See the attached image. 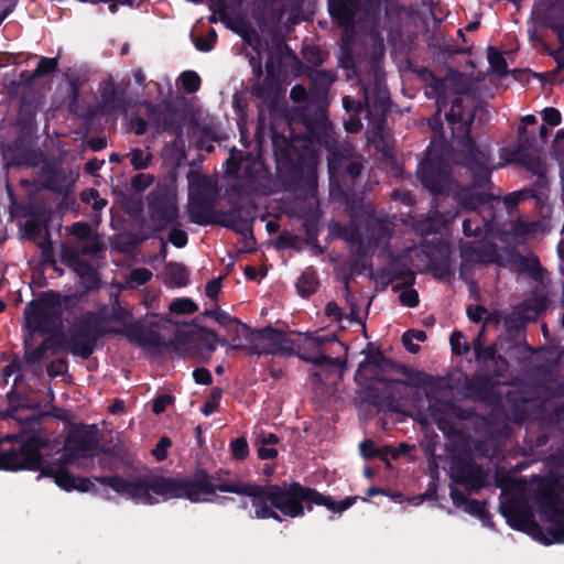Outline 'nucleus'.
<instances>
[{"mask_svg":"<svg viewBox=\"0 0 564 564\" xmlns=\"http://www.w3.org/2000/svg\"><path fill=\"white\" fill-rule=\"evenodd\" d=\"M391 281L393 280H402L403 282L400 284H395L392 286L393 292H398L401 289H408L414 285L415 283V274L412 270H410L405 265H393L391 268Z\"/></svg>","mask_w":564,"mask_h":564,"instance_id":"nucleus-40","label":"nucleus"},{"mask_svg":"<svg viewBox=\"0 0 564 564\" xmlns=\"http://www.w3.org/2000/svg\"><path fill=\"white\" fill-rule=\"evenodd\" d=\"M447 80V88L452 87L454 93L460 95L468 91V83L464 79V76L459 72H455L445 77Z\"/></svg>","mask_w":564,"mask_h":564,"instance_id":"nucleus-60","label":"nucleus"},{"mask_svg":"<svg viewBox=\"0 0 564 564\" xmlns=\"http://www.w3.org/2000/svg\"><path fill=\"white\" fill-rule=\"evenodd\" d=\"M183 89L188 94H194L199 90L202 79L194 70H185L180 76Z\"/></svg>","mask_w":564,"mask_h":564,"instance_id":"nucleus-50","label":"nucleus"},{"mask_svg":"<svg viewBox=\"0 0 564 564\" xmlns=\"http://www.w3.org/2000/svg\"><path fill=\"white\" fill-rule=\"evenodd\" d=\"M48 335L50 336L43 340L47 341V344L44 346L46 347V352L48 350H52L53 354H56L59 350L67 351L66 339H62L64 335V332H62V329Z\"/></svg>","mask_w":564,"mask_h":564,"instance_id":"nucleus-56","label":"nucleus"},{"mask_svg":"<svg viewBox=\"0 0 564 564\" xmlns=\"http://www.w3.org/2000/svg\"><path fill=\"white\" fill-rule=\"evenodd\" d=\"M73 271L88 284V289H98L100 279L98 271L93 267L90 262L82 259Z\"/></svg>","mask_w":564,"mask_h":564,"instance_id":"nucleus-37","label":"nucleus"},{"mask_svg":"<svg viewBox=\"0 0 564 564\" xmlns=\"http://www.w3.org/2000/svg\"><path fill=\"white\" fill-rule=\"evenodd\" d=\"M100 98L101 111L107 116L126 113L130 105L126 88L117 86L112 79L101 84Z\"/></svg>","mask_w":564,"mask_h":564,"instance_id":"nucleus-22","label":"nucleus"},{"mask_svg":"<svg viewBox=\"0 0 564 564\" xmlns=\"http://www.w3.org/2000/svg\"><path fill=\"white\" fill-rule=\"evenodd\" d=\"M306 75L311 80V99L317 101L326 99L332 84L337 78L336 72L333 69H310Z\"/></svg>","mask_w":564,"mask_h":564,"instance_id":"nucleus-27","label":"nucleus"},{"mask_svg":"<svg viewBox=\"0 0 564 564\" xmlns=\"http://www.w3.org/2000/svg\"><path fill=\"white\" fill-rule=\"evenodd\" d=\"M216 322L225 327L228 332H232L237 338L243 337L248 340L251 328L246 324L241 323L238 318L229 315L227 312L220 310L218 316L216 317Z\"/></svg>","mask_w":564,"mask_h":564,"instance_id":"nucleus-33","label":"nucleus"},{"mask_svg":"<svg viewBox=\"0 0 564 564\" xmlns=\"http://www.w3.org/2000/svg\"><path fill=\"white\" fill-rule=\"evenodd\" d=\"M460 250V274H463L466 264L480 263L490 264L499 262L497 246L492 242L465 241L459 245Z\"/></svg>","mask_w":564,"mask_h":564,"instance_id":"nucleus-19","label":"nucleus"},{"mask_svg":"<svg viewBox=\"0 0 564 564\" xmlns=\"http://www.w3.org/2000/svg\"><path fill=\"white\" fill-rule=\"evenodd\" d=\"M343 107L349 115L360 116L366 115V102L356 100L350 96L343 97Z\"/></svg>","mask_w":564,"mask_h":564,"instance_id":"nucleus-63","label":"nucleus"},{"mask_svg":"<svg viewBox=\"0 0 564 564\" xmlns=\"http://www.w3.org/2000/svg\"><path fill=\"white\" fill-rule=\"evenodd\" d=\"M508 262L517 271L529 273L534 279H538L542 271L540 260L535 254L523 256L518 251H511Z\"/></svg>","mask_w":564,"mask_h":564,"instance_id":"nucleus-29","label":"nucleus"},{"mask_svg":"<svg viewBox=\"0 0 564 564\" xmlns=\"http://www.w3.org/2000/svg\"><path fill=\"white\" fill-rule=\"evenodd\" d=\"M511 161L521 164L527 171L531 172L532 175H535L538 183L541 184L546 181V166L538 155L533 153L520 155L511 158Z\"/></svg>","mask_w":564,"mask_h":564,"instance_id":"nucleus-32","label":"nucleus"},{"mask_svg":"<svg viewBox=\"0 0 564 564\" xmlns=\"http://www.w3.org/2000/svg\"><path fill=\"white\" fill-rule=\"evenodd\" d=\"M216 42V31L214 29H210L207 35L196 37L194 44L195 47L200 52H210L214 48Z\"/></svg>","mask_w":564,"mask_h":564,"instance_id":"nucleus-61","label":"nucleus"},{"mask_svg":"<svg viewBox=\"0 0 564 564\" xmlns=\"http://www.w3.org/2000/svg\"><path fill=\"white\" fill-rule=\"evenodd\" d=\"M454 480L463 485L469 494L477 492L486 486V473L475 460L463 459L457 464Z\"/></svg>","mask_w":564,"mask_h":564,"instance_id":"nucleus-24","label":"nucleus"},{"mask_svg":"<svg viewBox=\"0 0 564 564\" xmlns=\"http://www.w3.org/2000/svg\"><path fill=\"white\" fill-rule=\"evenodd\" d=\"M303 58L306 63L307 72L317 69L326 59L328 54L318 46H305L302 51Z\"/></svg>","mask_w":564,"mask_h":564,"instance_id":"nucleus-43","label":"nucleus"},{"mask_svg":"<svg viewBox=\"0 0 564 564\" xmlns=\"http://www.w3.org/2000/svg\"><path fill=\"white\" fill-rule=\"evenodd\" d=\"M361 90L366 102V117L376 116L384 118L390 110L391 99L387 88L384 75L373 72L369 83H362Z\"/></svg>","mask_w":564,"mask_h":564,"instance_id":"nucleus-15","label":"nucleus"},{"mask_svg":"<svg viewBox=\"0 0 564 564\" xmlns=\"http://www.w3.org/2000/svg\"><path fill=\"white\" fill-rule=\"evenodd\" d=\"M399 294V301L402 305L414 308L420 304L419 293L412 286L408 289H401Z\"/></svg>","mask_w":564,"mask_h":564,"instance_id":"nucleus-64","label":"nucleus"},{"mask_svg":"<svg viewBox=\"0 0 564 564\" xmlns=\"http://www.w3.org/2000/svg\"><path fill=\"white\" fill-rule=\"evenodd\" d=\"M230 448L232 457L237 460H243L249 454V445L245 436L232 440Z\"/></svg>","mask_w":564,"mask_h":564,"instance_id":"nucleus-59","label":"nucleus"},{"mask_svg":"<svg viewBox=\"0 0 564 564\" xmlns=\"http://www.w3.org/2000/svg\"><path fill=\"white\" fill-rule=\"evenodd\" d=\"M148 116L152 119L156 132L162 131L171 132L176 135H181L183 132L182 120L177 117L175 109L172 105H166L163 109L161 105H154L152 102L145 104Z\"/></svg>","mask_w":564,"mask_h":564,"instance_id":"nucleus-23","label":"nucleus"},{"mask_svg":"<svg viewBox=\"0 0 564 564\" xmlns=\"http://www.w3.org/2000/svg\"><path fill=\"white\" fill-rule=\"evenodd\" d=\"M535 142L536 138L534 134L518 138V142L510 153L511 158L531 154L534 150Z\"/></svg>","mask_w":564,"mask_h":564,"instance_id":"nucleus-52","label":"nucleus"},{"mask_svg":"<svg viewBox=\"0 0 564 564\" xmlns=\"http://www.w3.org/2000/svg\"><path fill=\"white\" fill-rule=\"evenodd\" d=\"M431 377L424 372L414 370V373L408 380L393 379L389 377L381 383L384 384L382 394H375L376 389H369L368 397L370 402L375 405H391L392 403L401 402L409 395L410 388H417L429 383Z\"/></svg>","mask_w":564,"mask_h":564,"instance_id":"nucleus-11","label":"nucleus"},{"mask_svg":"<svg viewBox=\"0 0 564 564\" xmlns=\"http://www.w3.org/2000/svg\"><path fill=\"white\" fill-rule=\"evenodd\" d=\"M328 12L332 20L341 31V41L349 45L356 35L357 14L362 9L360 0H328Z\"/></svg>","mask_w":564,"mask_h":564,"instance_id":"nucleus-14","label":"nucleus"},{"mask_svg":"<svg viewBox=\"0 0 564 564\" xmlns=\"http://www.w3.org/2000/svg\"><path fill=\"white\" fill-rule=\"evenodd\" d=\"M302 126L303 132L295 133L292 124L288 123L289 137L274 127L270 129L276 173L290 189L299 188L305 174L308 183L316 182L317 155L313 147L326 145L332 128L324 112L313 118L304 116Z\"/></svg>","mask_w":564,"mask_h":564,"instance_id":"nucleus-2","label":"nucleus"},{"mask_svg":"<svg viewBox=\"0 0 564 564\" xmlns=\"http://www.w3.org/2000/svg\"><path fill=\"white\" fill-rule=\"evenodd\" d=\"M446 121L452 131V138L456 143L458 153L463 156V165L475 178V185L484 187L490 183V154L480 150L471 138V124L474 115H465L464 111H448Z\"/></svg>","mask_w":564,"mask_h":564,"instance_id":"nucleus-4","label":"nucleus"},{"mask_svg":"<svg viewBox=\"0 0 564 564\" xmlns=\"http://www.w3.org/2000/svg\"><path fill=\"white\" fill-rule=\"evenodd\" d=\"M217 225L243 236L249 234L253 238L254 215L251 208L246 207L241 200H232L229 209L217 210Z\"/></svg>","mask_w":564,"mask_h":564,"instance_id":"nucleus-17","label":"nucleus"},{"mask_svg":"<svg viewBox=\"0 0 564 564\" xmlns=\"http://www.w3.org/2000/svg\"><path fill=\"white\" fill-rule=\"evenodd\" d=\"M337 340V335L334 333L325 335H321L318 332L306 333L304 344L297 345L296 356L316 367H337L341 364L340 359L329 357L322 350L324 345Z\"/></svg>","mask_w":564,"mask_h":564,"instance_id":"nucleus-13","label":"nucleus"},{"mask_svg":"<svg viewBox=\"0 0 564 564\" xmlns=\"http://www.w3.org/2000/svg\"><path fill=\"white\" fill-rule=\"evenodd\" d=\"M500 512L506 518L507 523L514 530L521 531L530 522V513L527 507L518 500L502 503Z\"/></svg>","mask_w":564,"mask_h":564,"instance_id":"nucleus-28","label":"nucleus"},{"mask_svg":"<svg viewBox=\"0 0 564 564\" xmlns=\"http://www.w3.org/2000/svg\"><path fill=\"white\" fill-rule=\"evenodd\" d=\"M365 15L370 21V31H377L380 22V0H365Z\"/></svg>","mask_w":564,"mask_h":564,"instance_id":"nucleus-49","label":"nucleus"},{"mask_svg":"<svg viewBox=\"0 0 564 564\" xmlns=\"http://www.w3.org/2000/svg\"><path fill=\"white\" fill-rule=\"evenodd\" d=\"M564 475L554 476L541 482L535 501L550 521L545 528L543 542L546 545L564 543Z\"/></svg>","mask_w":564,"mask_h":564,"instance_id":"nucleus-7","label":"nucleus"},{"mask_svg":"<svg viewBox=\"0 0 564 564\" xmlns=\"http://www.w3.org/2000/svg\"><path fill=\"white\" fill-rule=\"evenodd\" d=\"M227 475L229 471L223 468L209 474L205 468L197 467L185 478L152 474L139 475L131 480L122 476L99 477L97 480L118 495L149 506L159 502L153 495L162 497L163 500L187 499L193 503L210 501L204 496H215L217 491L241 495L250 498L253 508V513L250 514L252 519H272L278 522H282L284 518H302L305 516V509L312 511L314 505L340 513L357 501V497L335 501L330 496L294 480L261 485L232 481L225 478Z\"/></svg>","mask_w":564,"mask_h":564,"instance_id":"nucleus-1","label":"nucleus"},{"mask_svg":"<svg viewBox=\"0 0 564 564\" xmlns=\"http://www.w3.org/2000/svg\"><path fill=\"white\" fill-rule=\"evenodd\" d=\"M152 158L153 156L150 152H145L141 149H133L130 152V164L135 171L145 170L151 164Z\"/></svg>","mask_w":564,"mask_h":564,"instance_id":"nucleus-51","label":"nucleus"},{"mask_svg":"<svg viewBox=\"0 0 564 564\" xmlns=\"http://www.w3.org/2000/svg\"><path fill=\"white\" fill-rule=\"evenodd\" d=\"M58 67L57 57H42L30 75V79L41 78L48 74L54 73Z\"/></svg>","mask_w":564,"mask_h":564,"instance_id":"nucleus-47","label":"nucleus"},{"mask_svg":"<svg viewBox=\"0 0 564 564\" xmlns=\"http://www.w3.org/2000/svg\"><path fill=\"white\" fill-rule=\"evenodd\" d=\"M167 281L177 286L182 288L188 283L189 272L187 268L180 262H170L165 265Z\"/></svg>","mask_w":564,"mask_h":564,"instance_id":"nucleus-39","label":"nucleus"},{"mask_svg":"<svg viewBox=\"0 0 564 564\" xmlns=\"http://www.w3.org/2000/svg\"><path fill=\"white\" fill-rule=\"evenodd\" d=\"M475 358L478 362L491 361L496 365H502L505 368L508 367L507 359L498 354L496 344L485 347H476Z\"/></svg>","mask_w":564,"mask_h":564,"instance_id":"nucleus-42","label":"nucleus"},{"mask_svg":"<svg viewBox=\"0 0 564 564\" xmlns=\"http://www.w3.org/2000/svg\"><path fill=\"white\" fill-rule=\"evenodd\" d=\"M214 194L209 186H203L194 197L192 208L188 210V219L199 226L217 225V210H214Z\"/></svg>","mask_w":564,"mask_h":564,"instance_id":"nucleus-21","label":"nucleus"},{"mask_svg":"<svg viewBox=\"0 0 564 564\" xmlns=\"http://www.w3.org/2000/svg\"><path fill=\"white\" fill-rule=\"evenodd\" d=\"M463 338V334L458 330L453 332L451 335L449 343L454 355L462 356L469 351V344L467 341L462 343Z\"/></svg>","mask_w":564,"mask_h":564,"instance_id":"nucleus-62","label":"nucleus"},{"mask_svg":"<svg viewBox=\"0 0 564 564\" xmlns=\"http://www.w3.org/2000/svg\"><path fill=\"white\" fill-rule=\"evenodd\" d=\"M149 217L154 231L161 232L170 225L178 224L176 196L167 191H154L148 195Z\"/></svg>","mask_w":564,"mask_h":564,"instance_id":"nucleus-12","label":"nucleus"},{"mask_svg":"<svg viewBox=\"0 0 564 564\" xmlns=\"http://www.w3.org/2000/svg\"><path fill=\"white\" fill-rule=\"evenodd\" d=\"M425 95L429 99H435L436 107L446 108L448 105L447 80L431 74V82L426 85Z\"/></svg>","mask_w":564,"mask_h":564,"instance_id":"nucleus-30","label":"nucleus"},{"mask_svg":"<svg viewBox=\"0 0 564 564\" xmlns=\"http://www.w3.org/2000/svg\"><path fill=\"white\" fill-rule=\"evenodd\" d=\"M65 445L66 449H76L80 453H90L97 451L101 454H113L112 449L106 448L99 443L98 429L95 424H70L65 437Z\"/></svg>","mask_w":564,"mask_h":564,"instance_id":"nucleus-16","label":"nucleus"},{"mask_svg":"<svg viewBox=\"0 0 564 564\" xmlns=\"http://www.w3.org/2000/svg\"><path fill=\"white\" fill-rule=\"evenodd\" d=\"M169 310L177 315L194 314L198 311V305L192 299L182 297L172 301L169 305Z\"/></svg>","mask_w":564,"mask_h":564,"instance_id":"nucleus-48","label":"nucleus"},{"mask_svg":"<svg viewBox=\"0 0 564 564\" xmlns=\"http://www.w3.org/2000/svg\"><path fill=\"white\" fill-rule=\"evenodd\" d=\"M107 334H123L131 341L156 349L173 344V341L167 344L159 332L147 328L138 322L127 325L123 329L105 328L99 314L93 311L84 313L68 333H64L62 339H66L67 352L88 359L94 354L98 340Z\"/></svg>","mask_w":564,"mask_h":564,"instance_id":"nucleus-3","label":"nucleus"},{"mask_svg":"<svg viewBox=\"0 0 564 564\" xmlns=\"http://www.w3.org/2000/svg\"><path fill=\"white\" fill-rule=\"evenodd\" d=\"M223 393L224 391L219 387H214L212 389L209 399L202 405L200 409L204 415L209 416L217 411Z\"/></svg>","mask_w":564,"mask_h":564,"instance_id":"nucleus-54","label":"nucleus"},{"mask_svg":"<svg viewBox=\"0 0 564 564\" xmlns=\"http://www.w3.org/2000/svg\"><path fill=\"white\" fill-rule=\"evenodd\" d=\"M45 447H40L36 451L39 457V468L34 471H40L36 479L40 480L43 477L52 478L56 486L65 491H73L75 487L76 476L72 474L67 468H63L61 465L48 464L44 458L42 451Z\"/></svg>","mask_w":564,"mask_h":564,"instance_id":"nucleus-25","label":"nucleus"},{"mask_svg":"<svg viewBox=\"0 0 564 564\" xmlns=\"http://www.w3.org/2000/svg\"><path fill=\"white\" fill-rule=\"evenodd\" d=\"M487 59L494 73L502 76L508 73V64L502 53L495 46H488Z\"/></svg>","mask_w":564,"mask_h":564,"instance_id":"nucleus-46","label":"nucleus"},{"mask_svg":"<svg viewBox=\"0 0 564 564\" xmlns=\"http://www.w3.org/2000/svg\"><path fill=\"white\" fill-rule=\"evenodd\" d=\"M13 158L18 165L35 167L42 162L43 153L37 149L22 147V142L17 140L14 142Z\"/></svg>","mask_w":564,"mask_h":564,"instance_id":"nucleus-31","label":"nucleus"},{"mask_svg":"<svg viewBox=\"0 0 564 564\" xmlns=\"http://www.w3.org/2000/svg\"><path fill=\"white\" fill-rule=\"evenodd\" d=\"M46 446L47 440L40 432L31 433L18 447L13 446L7 451L0 449V470H35L39 468L36 451Z\"/></svg>","mask_w":564,"mask_h":564,"instance_id":"nucleus-9","label":"nucleus"},{"mask_svg":"<svg viewBox=\"0 0 564 564\" xmlns=\"http://www.w3.org/2000/svg\"><path fill=\"white\" fill-rule=\"evenodd\" d=\"M251 93L263 102H273L278 96V83L275 78L264 77L262 83L252 86Z\"/></svg>","mask_w":564,"mask_h":564,"instance_id":"nucleus-34","label":"nucleus"},{"mask_svg":"<svg viewBox=\"0 0 564 564\" xmlns=\"http://www.w3.org/2000/svg\"><path fill=\"white\" fill-rule=\"evenodd\" d=\"M425 397L429 401L427 410L430 411L431 417L447 415L457 421H467L473 416V410L464 409L451 399L440 398L432 390L426 391Z\"/></svg>","mask_w":564,"mask_h":564,"instance_id":"nucleus-26","label":"nucleus"},{"mask_svg":"<svg viewBox=\"0 0 564 564\" xmlns=\"http://www.w3.org/2000/svg\"><path fill=\"white\" fill-rule=\"evenodd\" d=\"M9 400V408L6 411V416L19 421L24 427H34L40 424L41 415H31L24 419L19 416V410L21 405L13 404L14 399L18 397L15 389L12 388L7 394Z\"/></svg>","mask_w":564,"mask_h":564,"instance_id":"nucleus-35","label":"nucleus"},{"mask_svg":"<svg viewBox=\"0 0 564 564\" xmlns=\"http://www.w3.org/2000/svg\"><path fill=\"white\" fill-rule=\"evenodd\" d=\"M318 284L316 271L310 267L302 272L296 282V289L301 296L308 297L317 291Z\"/></svg>","mask_w":564,"mask_h":564,"instance_id":"nucleus-36","label":"nucleus"},{"mask_svg":"<svg viewBox=\"0 0 564 564\" xmlns=\"http://www.w3.org/2000/svg\"><path fill=\"white\" fill-rule=\"evenodd\" d=\"M32 338L28 335L24 337L23 340V347H24V361L28 365H34L40 362L45 354H46V347H44L47 341H42L36 348H31L30 341Z\"/></svg>","mask_w":564,"mask_h":564,"instance_id":"nucleus-44","label":"nucleus"},{"mask_svg":"<svg viewBox=\"0 0 564 564\" xmlns=\"http://www.w3.org/2000/svg\"><path fill=\"white\" fill-rule=\"evenodd\" d=\"M366 231L370 242L378 245L390 236V228L387 223L381 219L370 218L366 224Z\"/></svg>","mask_w":564,"mask_h":564,"instance_id":"nucleus-38","label":"nucleus"},{"mask_svg":"<svg viewBox=\"0 0 564 564\" xmlns=\"http://www.w3.org/2000/svg\"><path fill=\"white\" fill-rule=\"evenodd\" d=\"M300 237L296 235L291 234L288 230H283L280 232L275 240V248L278 250H285V249H299Z\"/></svg>","mask_w":564,"mask_h":564,"instance_id":"nucleus-55","label":"nucleus"},{"mask_svg":"<svg viewBox=\"0 0 564 564\" xmlns=\"http://www.w3.org/2000/svg\"><path fill=\"white\" fill-rule=\"evenodd\" d=\"M197 339L203 343L205 349L208 352H214L216 350L217 343L221 346L226 345L227 343L226 339L219 338L216 332L203 326L197 328Z\"/></svg>","mask_w":564,"mask_h":564,"instance_id":"nucleus-45","label":"nucleus"},{"mask_svg":"<svg viewBox=\"0 0 564 564\" xmlns=\"http://www.w3.org/2000/svg\"><path fill=\"white\" fill-rule=\"evenodd\" d=\"M249 346H234L246 348L250 355H279L290 357L296 355L297 345L285 332L267 326L260 329H252L248 338Z\"/></svg>","mask_w":564,"mask_h":564,"instance_id":"nucleus-8","label":"nucleus"},{"mask_svg":"<svg viewBox=\"0 0 564 564\" xmlns=\"http://www.w3.org/2000/svg\"><path fill=\"white\" fill-rule=\"evenodd\" d=\"M492 185V182L488 183V185L484 187H478L475 185V178L473 177V183L468 186H460L458 183L453 188V199L457 203V205L462 209L466 210H476L478 207L486 205L497 197L485 189H489Z\"/></svg>","mask_w":564,"mask_h":564,"instance_id":"nucleus-20","label":"nucleus"},{"mask_svg":"<svg viewBox=\"0 0 564 564\" xmlns=\"http://www.w3.org/2000/svg\"><path fill=\"white\" fill-rule=\"evenodd\" d=\"M37 247L41 249L43 263L55 265L56 260L54 257V247L48 232L46 234V237L37 243Z\"/></svg>","mask_w":564,"mask_h":564,"instance_id":"nucleus-57","label":"nucleus"},{"mask_svg":"<svg viewBox=\"0 0 564 564\" xmlns=\"http://www.w3.org/2000/svg\"><path fill=\"white\" fill-rule=\"evenodd\" d=\"M82 260L79 250L68 247L66 245H62L61 247V261L67 265L69 269L76 267V264Z\"/></svg>","mask_w":564,"mask_h":564,"instance_id":"nucleus-58","label":"nucleus"},{"mask_svg":"<svg viewBox=\"0 0 564 564\" xmlns=\"http://www.w3.org/2000/svg\"><path fill=\"white\" fill-rule=\"evenodd\" d=\"M497 386L498 382L488 375L465 377L463 382L466 399L489 405L495 404L499 399V394L496 391Z\"/></svg>","mask_w":564,"mask_h":564,"instance_id":"nucleus-18","label":"nucleus"},{"mask_svg":"<svg viewBox=\"0 0 564 564\" xmlns=\"http://www.w3.org/2000/svg\"><path fill=\"white\" fill-rule=\"evenodd\" d=\"M78 299L75 295L61 294L50 290L36 300L29 302L24 308L25 326L29 336L34 333L53 334L63 327V314L73 310Z\"/></svg>","mask_w":564,"mask_h":564,"instance_id":"nucleus-5","label":"nucleus"},{"mask_svg":"<svg viewBox=\"0 0 564 564\" xmlns=\"http://www.w3.org/2000/svg\"><path fill=\"white\" fill-rule=\"evenodd\" d=\"M429 269L433 276L438 280L449 279L452 275L451 259L448 254L432 257L429 260Z\"/></svg>","mask_w":564,"mask_h":564,"instance_id":"nucleus-41","label":"nucleus"},{"mask_svg":"<svg viewBox=\"0 0 564 564\" xmlns=\"http://www.w3.org/2000/svg\"><path fill=\"white\" fill-rule=\"evenodd\" d=\"M449 155L451 150L445 143L437 149L434 142H431L425 158L419 163L417 178L435 198L448 196L457 183L452 176Z\"/></svg>","mask_w":564,"mask_h":564,"instance_id":"nucleus-6","label":"nucleus"},{"mask_svg":"<svg viewBox=\"0 0 564 564\" xmlns=\"http://www.w3.org/2000/svg\"><path fill=\"white\" fill-rule=\"evenodd\" d=\"M364 352L366 358L358 365L354 376L355 381L360 386L366 384L368 381L381 383L390 377L391 373L389 372H397L406 378H411L414 373L413 369L386 357L379 348L365 350Z\"/></svg>","mask_w":564,"mask_h":564,"instance_id":"nucleus-10","label":"nucleus"},{"mask_svg":"<svg viewBox=\"0 0 564 564\" xmlns=\"http://www.w3.org/2000/svg\"><path fill=\"white\" fill-rule=\"evenodd\" d=\"M464 510L467 513L479 518L482 522H486L490 519V513L486 508V502L484 501L469 499V501L465 505Z\"/></svg>","mask_w":564,"mask_h":564,"instance_id":"nucleus-53","label":"nucleus"}]
</instances>
